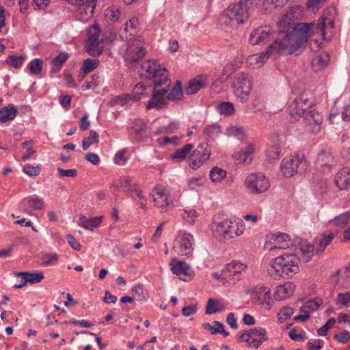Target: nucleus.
Returning <instances> with one entry per match:
<instances>
[{"label": "nucleus", "mask_w": 350, "mask_h": 350, "mask_svg": "<svg viewBox=\"0 0 350 350\" xmlns=\"http://www.w3.org/2000/svg\"><path fill=\"white\" fill-rule=\"evenodd\" d=\"M311 33L321 34L324 40H328L326 36V17L325 15H323L318 21L310 23H297L291 33L286 36V39L281 42H275L269 47V51L272 49H276L282 53H295L296 55H299L305 48Z\"/></svg>", "instance_id": "f257e3e1"}, {"label": "nucleus", "mask_w": 350, "mask_h": 350, "mask_svg": "<svg viewBox=\"0 0 350 350\" xmlns=\"http://www.w3.org/2000/svg\"><path fill=\"white\" fill-rule=\"evenodd\" d=\"M313 98L312 92L303 91L290 103L288 107L289 115L295 120L302 115L308 124L314 123L320 126L323 122V116L313 108Z\"/></svg>", "instance_id": "f03ea898"}, {"label": "nucleus", "mask_w": 350, "mask_h": 350, "mask_svg": "<svg viewBox=\"0 0 350 350\" xmlns=\"http://www.w3.org/2000/svg\"><path fill=\"white\" fill-rule=\"evenodd\" d=\"M299 261L297 254L284 253L271 260L269 273L275 280L291 278L299 271Z\"/></svg>", "instance_id": "7ed1b4c3"}, {"label": "nucleus", "mask_w": 350, "mask_h": 350, "mask_svg": "<svg viewBox=\"0 0 350 350\" xmlns=\"http://www.w3.org/2000/svg\"><path fill=\"white\" fill-rule=\"evenodd\" d=\"M256 0H233L220 16L222 23L228 25H243L250 17L251 7Z\"/></svg>", "instance_id": "20e7f679"}, {"label": "nucleus", "mask_w": 350, "mask_h": 350, "mask_svg": "<svg viewBox=\"0 0 350 350\" xmlns=\"http://www.w3.org/2000/svg\"><path fill=\"white\" fill-rule=\"evenodd\" d=\"M139 75L143 79H153L154 85H170L168 70L161 66L157 59H150L144 62L138 71Z\"/></svg>", "instance_id": "39448f33"}, {"label": "nucleus", "mask_w": 350, "mask_h": 350, "mask_svg": "<svg viewBox=\"0 0 350 350\" xmlns=\"http://www.w3.org/2000/svg\"><path fill=\"white\" fill-rule=\"evenodd\" d=\"M296 26V24L294 25V21L292 16H290L288 14H284L278 23V31L277 34L283 33L284 36L282 39L276 38L273 40V43L271 44L267 49L266 51L262 52L259 55H254L249 57L248 61H255L257 64H259L258 66L262 65L266 59L271 55L273 53H276L279 54H284V53H282L278 51L276 49H272L271 51H269V47L272 46L275 42H281L286 39V36L293 30L294 27Z\"/></svg>", "instance_id": "423d86ee"}, {"label": "nucleus", "mask_w": 350, "mask_h": 350, "mask_svg": "<svg viewBox=\"0 0 350 350\" xmlns=\"http://www.w3.org/2000/svg\"><path fill=\"white\" fill-rule=\"evenodd\" d=\"M213 228L225 239L234 238L242 234L245 228L242 221H232L231 219H224L220 222H214Z\"/></svg>", "instance_id": "0eeeda50"}, {"label": "nucleus", "mask_w": 350, "mask_h": 350, "mask_svg": "<svg viewBox=\"0 0 350 350\" xmlns=\"http://www.w3.org/2000/svg\"><path fill=\"white\" fill-rule=\"evenodd\" d=\"M306 168V161L304 156L299 155L283 159L280 165L281 172L286 178L292 177L297 174H302Z\"/></svg>", "instance_id": "6e6552de"}, {"label": "nucleus", "mask_w": 350, "mask_h": 350, "mask_svg": "<svg viewBox=\"0 0 350 350\" xmlns=\"http://www.w3.org/2000/svg\"><path fill=\"white\" fill-rule=\"evenodd\" d=\"M237 337L239 341L245 342L249 347L255 349L258 348L263 342L268 340L266 329L262 327L251 328L238 334Z\"/></svg>", "instance_id": "1a4fd4ad"}, {"label": "nucleus", "mask_w": 350, "mask_h": 350, "mask_svg": "<svg viewBox=\"0 0 350 350\" xmlns=\"http://www.w3.org/2000/svg\"><path fill=\"white\" fill-rule=\"evenodd\" d=\"M247 189L252 193H261L266 191L269 187L267 178L262 174H252L245 181Z\"/></svg>", "instance_id": "9d476101"}, {"label": "nucleus", "mask_w": 350, "mask_h": 350, "mask_svg": "<svg viewBox=\"0 0 350 350\" xmlns=\"http://www.w3.org/2000/svg\"><path fill=\"white\" fill-rule=\"evenodd\" d=\"M251 82L247 74L241 72L236 76V81L233 84L234 94L242 101L247 100L251 91Z\"/></svg>", "instance_id": "9b49d317"}, {"label": "nucleus", "mask_w": 350, "mask_h": 350, "mask_svg": "<svg viewBox=\"0 0 350 350\" xmlns=\"http://www.w3.org/2000/svg\"><path fill=\"white\" fill-rule=\"evenodd\" d=\"M164 85V87H162V85H154L151 98L146 107V109H156L159 110L167 104L165 96L169 90L170 85Z\"/></svg>", "instance_id": "f8f14e48"}, {"label": "nucleus", "mask_w": 350, "mask_h": 350, "mask_svg": "<svg viewBox=\"0 0 350 350\" xmlns=\"http://www.w3.org/2000/svg\"><path fill=\"white\" fill-rule=\"evenodd\" d=\"M277 33L271 31L269 26L259 27L255 29L250 36L249 41L253 44H259L275 40Z\"/></svg>", "instance_id": "ddd939ff"}, {"label": "nucleus", "mask_w": 350, "mask_h": 350, "mask_svg": "<svg viewBox=\"0 0 350 350\" xmlns=\"http://www.w3.org/2000/svg\"><path fill=\"white\" fill-rule=\"evenodd\" d=\"M193 239L192 234L185 232L175 239L173 248L179 255H187L193 251Z\"/></svg>", "instance_id": "4468645a"}, {"label": "nucleus", "mask_w": 350, "mask_h": 350, "mask_svg": "<svg viewBox=\"0 0 350 350\" xmlns=\"http://www.w3.org/2000/svg\"><path fill=\"white\" fill-rule=\"evenodd\" d=\"M170 265L171 266V270L173 273L180 275H184L187 278H179L180 280L183 281L190 280L193 275V271L191 269V267L189 264H187L185 261H178L176 262L175 259H172Z\"/></svg>", "instance_id": "2eb2a0df"}, {"label": "nucleus", "mask_w": 350, "mask_h": 350, "mask_svg": "<svg viewBox=\"0 0 350 350\" xmlns=\"http://www.w3.org/2000/svg\"><path fill=\"white\" fill-rule=\"evenodd\" d=\"M146 86L143 83H139L135 85V88L132 93L127 96V98H123L122 96H117L114 99V103L116 105H124L129 99L133 100L135 102L139 101L141 98V96L146 90Z\"/></svg>", "instance_id": "dca6fc26"}, {"label": "nucleus", "mask_w": 350, "mask_h": 350, "mask_svg": "<svg viewBox=\"0 0 350 350\" xmlns=\"http://www.w3.org/2000/svg\"><path fill=\"white\" fill-rule=\"evenodd\" d=\"M208 77L204 75H200L191 79L185 89V93L187 95L196 94L200 89L205 88L208 83Z\"/></svg>", "instance_id": "f3484780"}, {"label": "nucleus", "mask_w": 350, "mask_h": 350, "mask_svg": "<svg viewBox=\"0 0 350 350\" xmlns=\"http://www.w3.org/2000/svg\"><path fill=\"white\" fill-rule=\"evenodd\" d=\"M210 155V151L206 150L204 144H200L194 151V156L196 157V158L192 159L189 165L190 167L193 170L198 169L209 159Z\"/></svg>", "instance_id": "a211bd4d"}, {"label": "nucleus", "mask_w": 350, "mask_h": 350, "mask_svg": "<svg viewBox=\"0 0 350 350\" xmlns=\"http://www.w3.org/2000/svg\"><path fill=\"white\" fill-rule=\"evenodd\" d=\"M334 163V159L330 152L321 150L318 154L315 161V165L317 169L327 168L330 171Z\"/></svg>", "instance_id": "6ab92c4d"}, {"label": "nucleus", "mask_w": 350, "mask_h": 350, "mask_svg": "<svg viewBox=\"0 0 350 350\" xmlns=\"http://www.w3.org/2000/svg\"><path fill=\"white\" fill-rule=\"evenodd\" d=\"M295 285L291 282L278 286L274 297L278 300H283L293 295Z\"/></svg>", "instance_id": "aec40b11"}, {"label": "nucleus", "mask_w": 350, "mask_h": 350, "mask_svg": "<svg viewBox=\"0 0 350 350\" xmlns=\"http://www.w3.org/2000/svg\"><path fill=\"white\" fill-rule=\"evenodd\" d=\"M334 182L341 190L350 188V169L342 168L335 176Z\"/></svg>", "instance_id": "412c9836"}, {"label": "nucleus", "mask_w": 350, "mask_h": 350, "mask_svg": "<svg viewBox=\"0 0 350 350\" xmlns=\"http://www.w3.org/2000/svg\"><path fill=\"white\" fill-rule=\"evenodd\" d=\"M247 268V265L239 261H232L226 265V267L222 270V273L225 276L237 275L245 271Z\"/></svg>", "instance_id": "4be33fe9"}, {"label": "nucleus", "mask_w": 350, "mask_h": 350, "mask_svg": "<svg viewBox=\"0 0 350 350\" xmlns=\"http://www.w3.org/2000/svg\"><path fill=\"white\" fill-rule=\"evenodd\" d=\"M103 217H95L87 218L83 215H80L78 225L88 230H92L97 228L101 223Z\"/></svg>", "instance_id": "5701e85b"}, {"label": "nucleus", "mask_w": 350, "mask_h": 350, "mask_svg": "<svg viewBox=\"0 0 350 350\" xmlns=\"http://www.w3.org/2000/svg\"><path fill=\"white\" fill-rule=\"evenodd\" d=\"M85 48L87 53L94 57L100 56L103 52L102 42L99 40H87Z\"/></svg>", "instance_id": "b1692460"}, {"label": "nucleus", "mask_w": 350, "mask_h": 350, "mask_svg": "<svg viewBox=\"0 0 350 350\" xmlns=\"http://www.w3.org/2000/svg\"><path fill=\"white\" fill-rule=\"evenodd\" d=\"M17 277H21L22 279H25L27 283L31 284L40 282L44 278L42 272L40 273H31L27 271L17 272L15 273Z\"/></svg>", "instance_id": "393cba45"}, {"label": "nucleus", "mask_w": 350, "mask_h": 350, "mask_svg": "<svg viewBox=\"0 0 350 350\" xmlns=\"http://www.w3.org/2000/svg\"><path fill=\"white\" fill-rule=\"evenodd\" d=\"M291 244V240L287 234L278 232L274 239L273 247H271L270 250L286 249L288 248Z\"/></svg>", "instance_id": "a878e982"}, {"label": "nucleus", "mask_w": 350, "mask_h": 350, "mask_svg": "<svg viewBox=\"0 0 350 350\" xmlns=\"http://www.w3.org/2000/svg\"><path fill=\"white\" fill-rule=\"evenodd\" d=\"M153 198V201L155 206L163 208L167 207L169 205L168 199L167 195L163 191L159 188H155L153 190V193L151 194Z\"/></svg>", "instance_id": "bb28decb"}, {"label": "nucleus", "mask_w": 350, "mask_h": 350, "mask_svg": "<svg viewBox=\"0 0 350 350\" xmlns=\"http://www.w3.org/2000/svg\"><path fill=\"white\" fill-rule=\"evenodd\" d=\"M17 113V109L14 106L3 107L0 109V122L1 123H6L9 121L14 120Z\"/></svg>", "instance_id": "cd10ccee"}, {"label": "nucleus", "mask_w": 350, "mask_h": 350, "mask_svg": "<svg viewBox=\"0 0 350 350\" xmlns=\"http://www.w3.org/2000/svg\"><path fill=\"white\" fill-rule=\"evenodd\" d=\"M335 234L333 232L329 234H324L322 237L316 239V251L317 252L322 253L325 247L330 244Z\"/></svg>", "instance_id": "c85d7f7f"}, {"label": "nucleus", "mask_w": 350, "mask_h": 350, "mask_svg": "<svg viewBox=\"0 0 350 350\" xmlns=\"http://www.w3.org/2000/svg\"><path fill=\"white\" fill-rule=\"evenodd\" d=\"M220 132L219 125L214 124L206 126L204 129L203 135L206 142H211L215 140Z\"/></svg>", "instance_id": "c756f323"}, {"label": "nucleus", "mask_w": 350, "mask_h": 350, "mask_svg": "<svg viewBox=\"0 0 350 350\" xmlns=\"http://www.w3.org/2000/svg\"><path fill=\"white\" fill-rule=\"evenodd\" d=\"M322 304L323 301L320 298L310 299L301 307L300 310L303 313L310 314V312L317 310Z\"/></svg>", "instance_id": "7c9ffc66"}, {"label": "nucleus", "mask_w": 350, "mask_h": 350, "mask_svg": "<svg viewBox=\"0 0 350 350\" xmlns=\"http://www.w3.org/2000/svg\"><path fill=\"white\" fill-rule=\"evenodd\" d=\"M183 96L182 83L180 81L178 80L167 96V100H180L183 98Z\"/></svg>", "instance_id": "2f4dec72"}, {"label": "nucleus", "mask_w": 350, "mask_h": 350, "mask_svg": "<svg viewBox=\"0 0 350 350\" xmlns=\"http://www.w3.org/2000/svg\"><path fill=\"white\" fill-rule=\"evenodd\" d=\"M68 57V55L66 52H62L58 54L53 60H52V67H51V72L55 74L57 73L63 64L67 60Z\"/></svg>", "instance_id": "473e14b6"}, {"label": "nucleus", "mask_w": 350, "mask_h": 350, "mask_svg": "<svg viewBox=\"0 0 350 350\" xmlns=\"http://www.w3.org/2000/svg\"><path fill=\"white\" fill-rule=\"evenodd\" d=\"M193 148V145L192 144H187L183 146L182 148L176 150L171 156V158L173 160H178L183 161L184 160L187 154L191 151Z\"/></svg>", "instance_id": "72a5a7b5"}, {"label": "nucleus", "mask_w": 350, "mask_h": 350, "mask_svg": "<svg viewBox=\"0 0 350 350\" xmlns=\"http://www.w3.org/2000/svg\"><path fill=\"white\" fill-rule=\"evenodd\" d=\"M224 308V306L218 300L214 299H209L208 300L206 312V314H212L217 312H221Z\"/></svg>", "instance_id": "f704fd0d"}, {"label": "nucleus", "mask_w": 350, "mask_h": 350, "mask_svg": "<svg viewBox=\"0 0 350 350\" xmlns=\"http://www.w3.org/2000/svg\"><path fill=\"white\" fill-rule=\"evenodd\" d=\"M314 248V245L309 244L306 241L300 243L299 250L303 255L302 258L305 262H308L312 258Z\"/></svg>", "instance_id": "c9c22d12"}, {"label": "nucleus", "mask_w": 350, "mask_h": 350, "mask_svg": "<svg viewBox=\"0 0 350 350\" xmlns=\"http://www.w3.org/2000/svg\"><path fill=\"white\" fill-rule=\"evenodd\" d=\"M23 200H27V203L29 206L33 210L41 211L44 208L43 199L39 198L36 196H29Z\"/></svg>", "instance_id": "e433bc0d"}, {"label": "nucleus", "mask_w": 350, "mask_h": 350, "mask_svg": "<svg viewBox=\"0 0 350 350\" xmlns=\"http://www.w3.org/2000/svg\"><path fill=\"white\" fill-rule=\"evenodd\" d=\"M121 180V188L123 191L129 196L133 198V188L137 185L136 183L132 182V179L130 177H125L120 178Z\"/></svg>", "instance_id": "4c0bfd02"}, {"label": "nucleus", "mask_w": 350, "mask_h": 350, "mask_svg": "<svg viewBox=\"0 0 350 350\" xmlns=\"http://www.w3.org/2000/svg\"><path fill=\"white\" fill-rule=\"evenodd\" d=\"M226 171L217 166L213 167L210 172L209 176L212 182L219 183L226 176Z\"/></svg>", "instance_id": "58836bf2"}, {"label": "nucleus", "mask_w": 350, "mask_h": 350, "mask_svg": "<svg viewBox=\"0 0 350 350\" xmlns=\"http://www.w3.org/2000/svg\"><path fill=\"white\" fill-rule=\"evenodd\" d=\"M146 124L141 119H136L133 122V137L137 141H141V133L146 130Z\"/></svg>", "instance_id": "ea45409f"}, {"label": "nucleus", "mask_w": 350, "mask_h": 350, "mask_svg": "<svg viewBox=\"0 0 350 350\" xmlns=\"http://www.w3.org/2000/svg\"><path fill=\"white\" fill-rule=\"evenodd\" d=\"M25 62V57L23 56H17L16 55H11L8 57V59L3 62V64L10 65L14 68H19L22 66Z\"/></svg>", "instance_id": "a19ab883"}, {"label": "nucleus", "mask_w": 350, "mask_h": 350, "mask_svg": "<svg viewBox=\"0 0 350 350\" xmlns=\"http://www.w3.org/2000/svg\"><path fill=\"white\" fill-rule=\"evenodd\" d=\"M217 111L220 114L231 116L234 114L235 109L233 103L229 101H223L217 106Z\"/></svg>", "instance_id": "79ce46f5"}, {"label": "nucleus", "mask_w": 350, "mask_h": 350, "mask_svg": "<svg viewBox=\"0 0 350 350\" xmlns=\"http://www.w3.org/2000/svg\"><path fill=\"white\" fill-rule=\"evenodd\" d=\"M28 68L31 75H38L41 73L43 68V61L41 59L36 58L31 60L29 64Z\"/></svg>", "instance_id": "37998d69"}, {"label": "nucleus", "mask_w": 350, "mask_h": 350, "mask_svg": "<svg viewBox=\"0 0 350 350\" xmlns=\"http://www.w3.org/2000/svg\"><path fill=\"white\" fill-rule=\"evenodd\" d=\"M98 134L94 131H90V136L85 137L82 142V147L84 150H87L91 145L94 144H98Z\"/></svg>", "instance_id": "c03bdc74"}, {"label": "nucleus", "mask_w": 350, "mask_h": 350, "mask_svg": "<svg viewBox=\"0 0 350 350\" xmlns=\"http://www.w3.org/2000/svg\"><path fill=\"white\" fill-rule=\"evenodd\" d=\"M281 151L282 148L280 145L275 144L271 146L267 150V157L271 161L278 160L280 157Z\"/></svg>", "instance_id": "a18cd8bd"}, {"label": "nucleus", "mask_w": 350, "mask_h": 350, "mask_svg": "<svg viewBox=\"0 0 350 350\" xmlns=\"http://www.w3.org/2000/svg\"><path fill=\"white\" fill-rule=\"evenodd\" d=\"M350 217V211L343 213L342 214H340L339 215L336 216L332 220L329 221V223L333 224L336 226L341 227L345 225Z\"/></svg>", "instance_id": "49530a36"}, {"label": "nucleus", "mask_w": 350, "mask_h": 350, "mask_svg": "<svg viewBox=\"0 0 350 350\" xmlns=\"http://www.w3.org/2000/svg\"><path fill=\"white\" fill-rule=\"evenodd\" d=\"M256 293L259 295L261 299V304H270L271 295L270 290L268 287L261 286L256 291Z\"/></svg>", "instance_id": "de8ad7c7"}, {"label": "nucleus", "mask_w": 350, "mask_h": 350, "mask_svg": "<svg viewBox=\"0 0 350 350\" xmlns=\"http://www.w3.org/2000/svg\"><path fill=\"white\" fill-rule=\"evenodd\" d=\"M33 144V140L25 141L22 143V147L27 148V152L23 154L21 157L23 161H26L30 159V157L36 153V150L33 149L32 146Z\"/></svg>", "instance_id": "09e8293b"}, {"label": "nucleus", "mask_w": 350, "mask_h": 350, "mask_svg": "<svg viewBox=\"0 0 350 350\" xmlns=\"http://www.w3.org/2000/svg\"><path fill=\"white\" fill-rule=\"evenodd\" d=\"M132 295L134 299L139 301H146V297L144 291L143 286L142 284L135 285L131 290Z\"/></svg>", "instance_id": "8fccbe9b"}, {"label": "nucleus", "mask_w": 350, "mask_h": 350, "mask_svg": "<svg viewBox=\"0 0 350 350\" xmlns=\"http://www.w3.org/2000/svg\"><path fill=\"white\" fill-rule=\"evenodd\" d=\"M98 64L99 61L98 59L88 58L84 60L81 70H84L85 73H90L95 70L98 66Z\"/></svg>", "instance_id": "3c124183"}, {"label": "nucleus", "mask_w": 350, "mask_h": 350, "mask_svg": "<svg viewBox=\"0 0 350 350\" xmlns=\"http://www.w3.org/2000/svg\"><path fill=\"white\" fill-rule=\"evenodd\" d=\"M100 77L97 74H94L91 77V79L90 81L87 80L83 85H82V88L83 90H87L90 89H94L98 87L100 84Z\"/></svg>", "instance_id": "603ef678"}, {"label": "nucleus", "mask_w": 350, "mask_h": 350, "mask_svg": "<svg viewBox=\"0 0 350 350\" xmlns=\"http://www.w3.org/2000/svg\"><path fill=\"white\" fill-rule=\"evenodd\" d=\"M293 314V310L291 307H283L278 314V320L280 323L284 322Z\"/></svg>", "instance_id": "864d4df0"}, {"label": "nucleus", "mask_w": 350, "mask_h": 350, "mask_svg": "<svg viewBox=\"0 0 350 350\" xmlns=\"http://www.w3.org/2000/svg\"><path fill=\"white\" fill-rule=\"evenodd\" d=\"M146 54L145 49L142 46L136 47L133 49L132 53L130 54V60L132 63L137 62L139 59H142Z\"/></svg>", "instance_id": "5fc2aeb1"}, {"label": "nucleus", "mask_w": 350, "mask_h": 350, "mask_svg": "<svg viewBox=\"0 0 350 350\" xmlns=\"http://www.w3.org/2000/svg\"><path fill=\"white\" fill-rule=\"evenodd\" d=\"M23 171L29 176H36L40 173L41 168L39 165L33 166L31 164H26L23 166Z\"/></svg>", "instance_id": "6e6d98bb"}, {"label": "nucleus", "mask_w": 350, "mask_h": 350, "mask_svg": "<svg viewBox=\"0 0 350 350\" xmlns=\"http://www.w3.org/2000/svg\"><path fill=\"white\" fill-rule=\"evenodd\" d=\"M330 60L329 54L327 52H322L317 57V63L321 68H325Z\"/></svg>", "instance_id": "4d7b16f0"}, {"label": "nucleus", "mask_w": 350, "mask_h": 350, "mask_svg": "<svg viewBox=\"0 0 350 350\" xmlns=\"http://www.w3.org/2000/svg\"><path fill=\"white\" fill-rule=\"evenodd\" d=\"M126 150L123 149L118 152L114 157L113 161L116 165L123 166L126 163L127 159L125 157Z\"/></svg>", "instance_id": "13d9d810"}, {"label": "nucleus", "mask_w": 350, "mask_h": 350, "mask_svg": "<svg viewBox=\"0 0 350 350\" xmlns=\"http://www.w3.org/2000/svg\"><path fill=\"white\" fill-rule=\"evenodd\" d=\"M183 219L189 223V224H193L194 223V218L198 217V213L196 210H185L182 214Z\"/></svg>", "instance_id": "bf43d9fd"}, {"label": "nucleus", "mask_w": 350, "mask_h": 350, "mask_svg": "<svg viewBox=\"0 0 350 350\" xmlns=\"http://www.w3.org/2000/svg\"><path fill=\"white\" fill-rule=\"evenodd\" d=\"M334 277L340 276V278L348 282L350 281V265L346 266L343 269H339L334 274Z\"/></svg>", "instance_id": "052dcab7"}, {"label": "nucleus", "mask_w": 350, "mask_h": 350, "mask_svg": "<svg viewBox=\"0 0 350 350\" xmlns=\"http://www.w3.org/2000/svg\"><path fill=\"white\" fill-rule=\"evenodd\" d=\"M336 323L334 318H330L322 327L318 329L317 333L319 336H326L328 330L334 325Z\"/></svg>", "instance_id": "680f3d73"}, {"label": "nucleus", "mask_w": 350, "mask_h": 350, "mask_svg": "<svg viewBox=\"0 0 350 350\" xmlns=\"http://www.w3.org/2000/svg\"><path fill=\"white\" fill-rule=\"evenodd\" d=\"M334 339L342 344L347 343L350 340V332L345 330L342 332L336 334L334 336Z\"/></svg>", "instance_id": "e2e57ef3"}, {"label": "nucleus", "mask_w": 350, "mask_h": 350, "mask_svg": "<svg viewBox=\"0 0 350 350\" xmlns=\"http://www.w3.org/2000/svg\"><path fill=\"white\" fill-rule=\"evenodd\" d=\"M350 303V293L346 292L338 293L337 295L336 304L342 306H347Z\"/></svg>", "instance_id": "0e129e2a"}, {"label": "nucleus", "mask_w": 350, "mask_h": 350, "mask_svg": "<svg viewBox=\"0 0 350 350\" xmlns=\"http://www.w3.org/2000/svg\"><path fill=\"white\" fill-rule=\"evenodd\" d=\"M57 170L61 177L74 178L77 174V172L75 169L64 170L61 167H57Z\"/></svg>", "instance_id": "69168bd1"}, {"label": "nucleus", "mask_w": 350, "mask_h": 350, "mask_svg": "<svg viewBox=\"0 0 350 350\" xmlns=\"http://www.w3.org/2000/svg\"><path fill=\"white\" fill-rule=\"evenodd\" d=\"M100 32V29L97 25L92 26L88 31V40H99Z\"/></svg>", "instance_id": "338daca9"}, {"label": "nucleus", "mask_w": 350, "mask_h": 350, "mask_svg": "<svg viewBox=\"0 0 350 350\" xmlns=\"http://www.w3.org/2000/svg\"><path fill=\"white\" fill-rule=\"evenodd\" d=\"M66 240L69 245L75 250L79 251L81 249L80 243L76 240L74 236L72 234L66 235Z\"/></svg>", "instance_id": "774afa93"}]
</instances>
